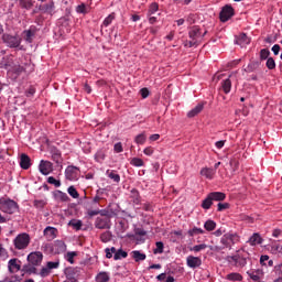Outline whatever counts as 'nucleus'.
I'll use <instances>...</instances> for the list:
<instances>
[{
    "mask_svg": "<svg viewBox=\"0 0 282 282\" xmlns=\"http://www.w3.org/2000/svg\"><path fill=\"white\" fill-rule=\"evenodd\" d=\"M208 34V31H205L202 35V29L198 25H194L188 31L189 40L184 42L185 47H195L199 45V39H204V35Z\"/></svg>",
    "mask_w": 282,
    "mask_h": 282,
    "instance_id": "obj_1",
    "label": "nucleus"
},
{
    "mask_svg": "<svg viewBox=\"0 0 282 282\" xmlns=\"http://www.w3.org/2000/svg\"><path fill=\"white\" fill-rule=\"evenodd\" d=\"M237 242H239V235L228 232L225 234L220 239V243L223 245V247L214 246L210 247V250H213L214 252H219V250H224V248H229L230 250L232 246H235V243Z\"/></svg>",
    "mask_w": 282,
    "mask_h": 282,
    "instance_id": "obj_2",
    "label": "nucleus"
},
{
    "mask_svg": "<svg viewBox=\"0 0 282 282\" xmlns=\"http://www.w3.org/2000/svg\"><path fill=\"white\" fill-rule=\"evenodd\" d=\"M225 260L228 263H231L235 268H246L248 261H250V256L248 253H242L241 250H238L234 256H227Z\"/></svg>",
    "mask_w": 282,
    "mask_h": 282,
    "instance_id": "obj_3",
    "label": "nucleus"
},
{
    "mask_svg": "<svg viewBox=\"0 0 282 282\" xmlns=\"http://www.w3.org/2000/svg\"><path fill=\"white\" fill-rule=\"evenodd\" d=\"M2 43H4L7 47L17 48L21 45V36L4 33L2 34Z\"/></svg>",
    "mask_w": 282,
    "mask_h": 282,
    "instance_id": "obj_4",
    "label": "nucleus"
},
{
    "mask_svg": "<svg viewBox=\"0 0 282 282\" xmlns=\"http://www.w3.org/2000/svg\"><path fill=\"white\" fill-rule=\"evenodd\" d=\"M0 210L7 213L8 215H14L19 210V204L12 199H7L0 203Z\"/></svg>",
    "mask_w": 282,
    "mask_h": 282,
    "instance_id": "obj_5",
    "label": "nucleus"
},
{
    "mask_svg": "<svg viewBox=\"0 0 282 282\" xmlns=\"http://www.w3.org/2000/svg\"><path fill=\"white\" fill-rule=\"evenodd\" d=\"M14 247L17 250H25L30 246V235L20 234L13 240Z\"/></svg>",
    "mask_w": 282,
    "mask_h": 282,
    "instance_id": "obj_6",
    "label": "nucleus"
},
{
    "mask_svg": "<svg viewBox=\"0 0 282 282\" xmlns=\"http://www.w3.org/2000/svg\"><path fill=\"white\" fill-rule=\"evenodd\" d=\"M235 17V9L230 4H226L221 8V11L219 13V19L221 23H226V21H230Z\"/></svg>",
    "mask_w": 282,
    "mask_h": 282,
    "instance_id": "obj_7",
    "label": "nucleus"
},
{
    "mask_svg": "<svg viewBox=\"0 0 282 282\" xmlns=\"http://www.w3.org/2000/svg\"><path fill=\"white\" fill-rule=\"evenodd\" d=\"M80 173V169L74 165H69L65 170V177L70 182L78 180V174Z\"/></svg>",
    "mask_w": 282,
    "mask_h": 282,
    "instance_id": "obj_8",
    "label": "nucleus"
},
{
    "mask_svg": "<svg viewBox=\"0 0 282 282\" xmlns=\"http://www.w3.org/2000/svg\"><path fill=\"white\" fill-rule=\"evenodd\" d=\"M28 261L32 265H35V267L41 265V263H43V253L40 251L31 252L28 256Z\"/></svg>",
    "mask_w": 282,
    "mask_h": 282,
    "instance_id": "obj_9",
    "label": "nucleus"
},
{
    "mask_svg": "<svg viewBox=\"0 0 282 282\" xmlns=\"http://www.w3.org/2000/svg\"><path fill=\"white\" fill-rule=\"evenodd\" d=\"M247 274L253 282H261L264 276V272L261 269L247 271Z\"/></svg>",
    "mask_w": 282,
    "mask_h": 282,
    "instance_id": "obj_10",
    "label": "nucleus"
},
{
    "mask_svg": "<svg viewBox=\"0 0 282 282\" xmlns=\"http://www.w3.org/2000/svg\"><path fill=\"white\" fill-rule=\"evenodd\" d=\"M8 269L11 274H14L15 272H19L21 269V260L13 258L9 260L8 262Z\"/></svg>",
    "mask_w": 282,
    "mask_h": 282,
    "instance_id": "obj_11",
    "label": "nucleus"
},
{
    "mask_svg": "<svg viewBox=\"0 0 282 282\" xmlns=\"http://www.w3.org/2000/svg\"><path fill=\"white\" fill-rule=\"evenodd\" d=\"M42 175H50L53 171L52 162L42 160L39 165Z\"/></svg>",
    "mask_w": 282,
    "mask_h": 282,
    "instance_id": "obj_12",
    "label": "nucleus"
},
{
    "mask_svg": "<svg viewBox=\"0 0 282 282\" xmlns=\"http://www.w3.org/2000/svg\"><path fill=\"white\" fill-rule=\"evenodd\" d=\"M95 227L98 228L99 230H106L111 228V226L109 225V218L98 217L95 221Z\"/></svg>",
    "mask_w": 282,
    "mask_h": 282,
    "instance_id": "obj_13",
    "label": "nucleus"
},
{
    "mask_svg": "<svg viewBox=\"0 0 282 282\" xmlns=\"http://www.w3.org/2000/svg\"><path fill=\"white\" fill-rule=\"evenodd\" d=\"M20 166L21 169H23L24 171H28V169H30V166H32V160L29 158L28 154L22 153L20 155Z\"/></svg>",
    "mask_w": 282,
    "mask_h": 282,
    "instance_id": "obj_14",
    "label": "nucleus"
},
{
    "mask_svg": "<svg viewBox=\"0 0 282 282\" xmlns=\"http://www.w3.org/2000/svg\"><path fill=\"white\" fill-rule=\"evenodd\" d=\"M187 265L188 268H199V265H202V258L199 257H195V256H188L187 259Z\"/></svg>",
    "mask_w": 282,
    "mask_h": 282,
    "instance_id": "obj_15",
    "label": "nucleus"
},
{
    "mask_svg": "<svg viewBox=\"0 0 282 282\" xmlns=\"http://www.w3.org/2000/svg\"><path fill=\"white\" fill-rule=\"evenodd\" d=\"M58 235V229L54 227H46L44 229V236L46 237L47 241H54V238Z\"/></svg>",
    "mask_w": 282,
    "mask_h": 282,
    "instance_id": "obj_16",
    "label": "nucleus"
},
{
    "mask_svg": "<svg viewBox=\"0 0 282 282\" xmlns=\"http://www.w3.org/2000/svg\"><path fill=\"white\" fill-rule=\"evenodd\" d=\"M22 272H24L25 274H39V270L36 269V265L30 262L22 267Z\"/></svg>",
    "mask_w": 282,
    "mask_h": 282,
    "instance_id": "obj_17",
    "label": "nucleus"
},
{
    "mask_svg": "<svg viewBox=\"0 0 282 282\" xmlns=\"http://www.w3.org/2000/svg\"><path fill=\"white\" fill-rule=\"evenodd\" d=\"M237 45H241L242 47H246V45H250V37L246 33H241L237 41Z\"/></svg>",
    "mask_w": 282,
    "mask_h": 282,
    "instance_id": "obj_18",
    "label": "nucleus"
},
{
    "mask_svg": "<svg viewBox=\"0 0 282 282\" xmlns=\"http://www.w3.org/2000/svg\"><path fill=\"white\" fill-rule=\"evenodd\" d=\"M40 12H43L44 14H52L54 12V3L50 2L46 4H41L39 7Z\"/></svg>",
    "mask_w": 282,
    "mask_h": 282,
    "instance_id": "obj_19",
    "label": "nucleus"
},
{
    "mask_svg": "<svg viewBox=\"0 0 282 282\" xmlns=\"http://www.w3.org/2000/svg\"><path fill=\"white\" fill-rule=\"evenodd\" d=\"M208 195L212 198V202H224V199H226V194L223 192H212Z\"/></svg>",
    "mask_w": 282,
    "mask_h": 282,
    "instance_id": "obj_20",
    "label": "nucleus"
},
{
    "mask_svg": "<svg viewBox=\"0 0 282 282\" xmlns=\"http://www.w3.org/2000/svg\"><path fill=\"white\" fill-rule=\"evenodd\" d=\"M200 175L206 177V180H213V177H215V170L210 167H204L200 170Z\"/></svg>",
    "mask_w": 282,
    "mask_h": 282,
    "instance_id": "obj_21",
    "label": "nucleus"
},
{
    "mask_svg": "<svg viewBox=\"0 0 282 282\" xmlns=\"http://www.w3.org/2000/svg\"><path fill=\"white\" fill-rule=\"evenodd\" d=\"M204 111V104H198L194 109H192L188 113V118H195V116H198V113H202Z\"/></svg>",
    "mask_w": 282,
    "mask_h": 282,
    "instance_id": "obj_22",
    "label": "nucleus"
},
{
    "mask_svg": "<svg viewBox=\"0 0 282 282\" xmlns=\"http://www.w3.org/2000/svg\"><path fill=\"white\" fill-rule=\"evenodd\" d=\"M131 257L132 259L137 262V263H140V261H144L147 259V254L145 253H142L138 250L135 251H132L131 252Z\"/></svg>",
    "mask_w": 282,
    "mask_h": 282,
    "instance_id": "obj_23",
    "label": "nucleus"
},
{
    "mask_svg": "<svg viewBox=\"0 0 282 282\" xmlns=\"http://www.w3.org/2000/svg\"><path fill=\"white\" fill-rule=\"evenodd\" d=\"M249 243H250V246L261 245V243H263V238H261V235H259V234H253L249 238Z\"/></svg>",
    "mask_w": 282,
    "mask_h": 282,
    "instance_id": "obj_24",
    "label": "nucleus"
},
{
    "mask_svg": "<svg viewBox=\"0 0 282 282\" xmlns=\"http://www.w3.org/2000/svg\"><path fill=\"white\" fill-rule=\"evenodd\" d=\"M23 34H24V41H26V43H32L34 36L36 35V31L30 29V30H25Z\"/></svg>",
    "mask_w": 282,
    "mask_h": 282,
    "instance_id": "obj_25",
    "label": "nucleus"
},
{
    "mask_svg": "<svg viewBox=\"0 0 282 282\" xmlns=\"http://www.w3.org/2000/svg\"><path fill=\"white\" fill-rule=\"evenodd\" d=\"M54 197L57 199V202H69V196H67V193H63L62 191H56L54 193Z\"/></svg>",
    "mask_w": 282,
    "mask_h": 282,
    "instance_id": "obj_26",
    "label": "nucleus"
},
{
    "mask_svg": "<svg viewBox=\"0 0 282 282\" xmlns=\"http://www.w3.org/2000/svg\"><path fill=\"white\" fill-rule=\"evenodd\" d=\"M261 65V63L259 62H251L250 64H248V66L245 68V72H247L248 74L252 73V72H257V69H259V66Z\"/></svg>",
    "mask_w": 282,
    "mask_h": 282,
    "instance_id": "obj_27",
    "label": "nucleus"
},
{
    "mask_svg": "<svg viewBox=\"0 0 282 282\" xmlns=\"http://www.w3.org/2000/svg\"><path fill=\"white\" fill-rule=\"evenodd\" d=\"M227 281H243V275L234 272L226 275Z\"/></svg>",
    "mask_w": 282,
    "mask_h": 282,
    "instance_id": "obj_28",
    "label": "nucleus"
},
{
    "mask_svg": "<svg viewBox=\"0 0 282 282\" xmlns=\"http://www.w3.org/2000/svg\"><path fill=\"white\" fill-rule=\"evenodd\" d=\"M129 257V253L127 251L119 249L113 256L115 261H119L120 259H127Z\"/></svg>",
    "mask_w": 282,
    "mask_h": 282,
    "instance_id": "obj_29",
    "label": "nucleus"
},
{
    "mask_svg": "<svg viewBox=\"0 0 282 282\" xmlns=\"http://www.w3.org/2000/svg\"><path fill=\"white\" fill-rule=\"evenodd\" d=\"M68 226L74 228V230H80L83 228V221L77 219H72L69 220Z\"/></svg>",
    "mask_w": 282,
    "mask_h": 282,
    "instance_id": "obj_30",
    "label": "nucleus"
},
{
    "mask_svg": "<svg viewBox=\"0 0 282 282\" xmlns=\"http://www.w3.org/2000/svg\"><path fill=\"white\" fill-rule=\"evenodd\" d=\"M34 6L32 0H20V7L24 10H31Z\"/></svg>",
    "mask_w": 282,
    "mask_h": 282,
    "instance_id": "obj_31",
    "label": "nucleus"
},
{
    "mask_svg": "<svg viewBox=\"0 0 282 282\" xmlns=\"http://www.w3.org/2000/svg\"><path fill=\"white\" fill-rule=\"evenodd\" d=\"M232 87V82L230 78H227L223 82V89L225 94H230V89Z\"/></svg>",
    "mask_w": 282,
    "mask_h": 282,
    "instance_id": "obj_32",
    "label": "nucleus"
},
{
    "mask_svg": "<svg viewBox=\"0 0 282 282\" xmlns=\"http://www.w3.org/2000/svg\"><path fill=\"white\" fill-rule=\"evenodd\" d=\"M210 206H213V198H210L208 194L207 197L202 203V208H204V210H208L210 209Z\"/></svg>",
    "mask_w": 282,
    "mask_h": 282,
    "instance_id": "obj_33",
    "label": "nucleus"
},
{
    "mask_svg": "<svg viewBox=\"0 0 282 282\" xmlns=\"http://www.w3.org/2000/svg\"><path fill=\"white\" fill-rule=\"evenodd\" d=\"M97 282H109V273L108 272H100L96 276Z\"/></svg>",
    "mask_w": 282,
    "mask_h": 282,
    "instance_id": "obj_34",
    "label": "nucleus"
},
{
    "mask_svg": "<svg viewBox=\"0 0 282 282\" xmlns=\"http://www.w3.org/2000/svg\"><path fill=\"white\" fill-rule=\"evenodd\" d=\"M204 228L205 230H207L208 232H212V230H215V228H217V223H215L214 220H207L204 224Z\"/></svg>",
    "mask_w": 282,
    "mask_h": 282,
    "instance_id": "obj_35",
    "label": "nucleus"
},
{
    "mask_svg": "<svg viewBox=\"0 0 282 282\" xmlns=\"http://www.w3.org/2000/svg\"><path fill=\"white\" fill-rule=\"evenodd\" d=\"M130 197L133 204H140V192H138V189H132L130 192Z\"/></svg>",
    "mask_w": 282,
    "mask_h": 282,
    "instance_id": "obj_36",
    "label": "nucleus"
},
{
    "mask_svg": "<svg viewBox=\"0 0 282 282\" xmlns=\"http://www.w3.org/2000/svg\"><path fill=\"white\" fill-rule=\"evenodd\" d=\"M64 272H65L66 279H76V269L66 268Z\"/></svg>",
    "mask_w": 282,
    "mask_h": 282,
    "instance_id": "obj_37",
    "label": "nucleus"
},
{
    "mask_svg": "<svg viewBox=\"0 0 282 282\" xmlns=\"http://www.w3.org/2000/svg\"><path fill=\"white\" fill-rule=\"evenodd\" d=\"M111 231H105L100 235V240L102 241V243H109V241H111Z\"/></svg>",
    "mask_w": 282,
    "mask_h": 282,
    "instance_id": "obj_38",
    "label": "nucleus"
},
{
    "mask_svg": "<svg viewBox=\"0 0 282 282\" xmlns=\"http://www.w3.org/2000/svg\"><path fill=\"white\" fill-rule=\"evenodd\" d=\"M106 174L108 175V177H109L110 180H113L117 184H118V182H120V175L117 174L116 171H110V170H108V171L106 172Z\"/></svg>",
    "mask_w": 282,
    "mask_h": 282,
    "instance_id": "obj_39",
    "label": "nucleus"
},
{
    "mask_svg": "<svg viewBox=\"0 0 282 282\" xmlns=\"http://www.w3.org/2000/svg\"><path fill=\"white\" fill-rule=\"evenodd\" d=\"M134 142L137 144H144V142H147V134L144 132L138 134L135 138H134Z\"/></svg>",
    "mask_w": 282,
    "mask_h": 282,
    "instance_id": "obj_40",
    "label": "nucleus"
},
{
    "mask_svg": "<svg viewBox=\"0 0 282 282\" xmlns=\"http://www.w3.org/2000/svg\"><path fill=\"white\" fill-rule=\"evenodd\" d=\"M113 19H116V13H110L105 20L102 25H105V28H109V25H111V23L113 22Z\"/></svg>",
    "mask_w": 282,
    "mask_h": 282,
    "instance_id": "obj_41",
    "label": "nucleus"
},
{
    "mask_svg": "<svg viewBox=\"0 0 282 282\" xmlns=\"http://www.w3.org/2000/svg\"><path fill=\"white\" fill-rule=\"evenodd\" d=\"M154 254H162L164 252V242L158 241L156 248L153 250Z\"/></svg>",
    "mask_w": 282,
    "mask_h": 282,
    "instance_id": "obj_42",
    "label": "nucleus"
},
{
    "mask_svg": "<svg viewBox=\"0 0 282 282\" xmlns=\"http://www.w3.org/2000/svg\"><path fill=\"white\" fill-rule=\"evenodd\" d=\"M12 72L17 76H21V74H23V72H25V67H23L21 65H15V66H13Z\"/></svg>",
    "mask_w": 282,
    "mask_h": 282,
    "instance_id": "obj_43",
    "label": "nucleus"
},
{
    "mask_svg": "<svg viewBox=\"0 0 282 282\" xmlns=\"http://www.w3.org/2000/svg\"><path fill=\"white\" fill-rule=\"evenodd\" d=\"M158 10H160V6L156 2H153L148 11V17H152V14L158 12Z\"/></svg>",
    "mask_w": 282,
    "mask_h": 282,
    "instance_id": "obj_44",
    "label": "nucleus"
},
{
    "mask_svg": "<svg viewBox=\"0 0 282 282\" xmlns=\"http://www.w3.org/2000/svg\"><path fill=\"white\" fill-rule=\"evenodd\" d=\"M68 194H69L70 197H73L74 199H78V197H80V195L78 194V191H76V187H74V186H69V187H68Z\"/></svg>",
    "mask_w": 282,
    "mask_h": 282,
    "instance_id": "obj_45",
    "label": "nucleus"
},
{
    "mask_svg": "<svg viewBox=\"0 0 282 282\" xmlns=\"http://www.w3.org/2000/svg\"><path fill=\"white\" fill-rule=\"evenodd\" d=\"M52 160L53 162H55L56 164H63V158L61 156L59 152H54L52 154Z\"/></svg>",
    "mask_w": 282,
    "mask_h": 282,
    "instance_id": "obj_46",
    "label": "nucleus"
},
{
    "mask_svg": "<svg viewBox=\"0 0 282 282\" xmlns=\"http://www.w3.org/2000/svg\"><path fill=\"white\" fill-rule=\"evenodd\" d=\"M189 237H195V235H204V229L194 227L188 231Z\"/></svg>",
    "mask_w": 282,
    "mask_h": 282,
    "instance_id": "obj_47",
    "label": "nucleus"
},
{
    "mask_svg": "<svg viewBox=\"0 0 282 282\" xmlns=\"http://www.w3.org/2000/svg\"><path fill=\"white\" fill-rule=\"evenodd\" d=\"M130 164H132V166H144V161L140 158H133Z\"/></svg>",
    "mask_w": 282,
    "mask_h": 282,
    "instance_id": "obj_48",
    "label": "nucleus"
},
{
    "mask_svg": "<svg viewBox=\"0 0 282 282\" xmlns=\"http://www.w3.org/2000/svg\"><path fill=\"white\" fill-rule=\"evenodd\" d=\"M268 56H270V50L262 48L260 51V61H267Z\"/></svg>",
    "mask_w": 282,
    "mask_h": 282,
    "instance_id": "obj_49",
    "label": "nucleus"
},
{
    "mask_svg": "<svg viewBox=\"0 0 282 282\" xmlns=\"http://www.w3.org/2000/svg\"><path fill=\"white\" fill-rule=\"evenodd\" d=\"M51 272L52 271L48 267H43L40 271V276H42V279H45V276H50Z\"/></svg>",
    "mask_w": 282,
    "mask_h": 282,
    "instance_id": "obj_50",
    "label": "nucleus"
},
{
    "mask_svg": "<svg viewBox=\"0 0 282 282\" xmlns=\"http://www.w3.org/2000/svg\"><path fill=\"white\" fill-rule=\"evenodd\" d=\"M267 67H268V69H275V67H276V62H274V58L269 57V58L267 59Z\"/></svg>",
    "mask_w": 282,
    "mask_h": 282,
    "instance_id": "obj_51",
    "label": "nucleus"
},
{
    "mask_svg": "<svg viewBox=\"0 0 282 282\" xmlns=\"http://www.w3.org/2000/svg\"><path fill=\"white\" fill-rule=\"evenodd\" d=\"M78 253H76V251H69L66 254V260L68 261V263H74V257H77Z\"/></svg>",
    "mask_w": 282,
    "mask_h": 282,
    "instance_id": "obj_52",
    "label": "nucleus"
},
{
    "mask_svg": "<svg viewBox=\"0 0 282 282\" xmlns=\"http://www.w3.org/2000/svg\"><path fill=\"white\" fill-rule=\"evenodd\" d=\"M47 183L53 184L56 188H58L61 186V181L55 180L54 176H50L47 178Z\"/></svg>",
    "mask_w": 282,
    "mask_h": 282,
    "instance_id": "obj_53",
    "label": "nucleus"
},
{
    "mask_svg": "<svg viewBox=\"0 0 282 282\" xmlns=\"http://www.w3.org/2000/svg\"><path fill=\"white\" fill-rule=\"evenodd\" d=\"M230 208L229 203H218V212L221 213V210H228Z\"/></svg>",
    "mask_w": 282,
    "mask_h": 282,
    "instance_id": "obj_54",
    "label": "nucleus"
},
{
    "mask_svg": "<svg viewBox=\"0 0 282 282\" xmlns=\"http://www.w3.org/2000/svg\"><path fill=\"white\" fill-rule=\"evenodd\" d=\"M207 246L205 243L196 245L191 250L194 252H200V250H206Z\"/></svg>",
    "mask_w": 282,
    "mask_h": 282,
    "instance_id": "obj_55",
    "label": "nucleus"
},
{
    "mask_svg": "<svg viewBox=\"0 0 282 282\" xmlns=\"http://www.w3.org/2000/svg\"><path fill=\"white\" fill-rule=\"evenodd\" d=\"M86 10H87V7L85 6V3H82V4L77 6V8H76V11L79 14H85V12H87Z\"/></svg>",
    "mask_w": 282,
    "mask_h": 282,
    "instance_id": "obj_56",
    "label": "nucleus"
},
{
    "mask_svg": "<svg viewBox=\"0 0 282 282\" xmlns=\"http://www.w3.org/2000/svg\"><path fill=\"white\" fill-rule=\"evenodd\" d=\"M113 151H115V153H122V151H123L122 142L116 143L113 147Z\"/></svg>",
    "mask_w": 282,
    "mask_h": 282,
    "instance_id": "obj_57",
    "label": "nucleus"
},
{
    "mask_svg": "<svg viewBox=\"0 0 282 282\" xmlns=\"http://www.w3.org/2000/svg\"><path fill=\"white\" fill-rule=\"evenodd\" d=\"M229 164L231 169H234V171H237V169H239V161H237V159H231Z\"/></svg>",
    "mask_w": 282,
    "mask_h": 282,
    "instance_id": "obj_58",
    "label": "nucleus"
},
{
    "mask_svg": "<svg viewBox=\"0 0 282 282\" xmlns=\"http://www.w3.org/2000/svg\"><path fill=\"white\" fill-rule=\"evenodd\" d=\"M59 263L58 262H47L46 267L48 268V270H56V268H58Z\"/></svg>",
    "mask_w": 282,
    "mask_h": 282,
    "instance_id": "obj_59",
    "label": "nucleus"
},
{
    "mask_svg": "<svg viewBox=\"0 0 282 282\" xmlns=\"http://www.w3.org/2000/svg\"><path fill=\"white\" fill-rule=\"evenodd\" d=\"M45 200H34L35 208H45Z\"/></svg>",
    "mask_w": 282,
    "mask_h": 282,
    "instance_id": "obj_60",
    "label": "nucleus"
},
{
    "mask_svg": "<svg viewBox=\"0 0 282 282\" xmlns=\"http://www.w3.org/2000/svg\"><path fill=\"white\" fill-rule=\"evenodd\" d=\"M140 94L142 96V98H149V94H150L149 88H142L140 90Z\"/></svg>",
    "mask_w": 282,
    "mask_h": 282,
    "instance_id": "obj_61",
    "label": "nucleus"
},
{
    "mask_svg": "<svg viewBox=\"0 0 282 282\" xmlns=\"http://www.w3.org/2000/svg\"><path fill=\"white\" fill-rule=\"evenodd\" d=\"M144 155H153L154 150L152 147H148L143 150Z\"/></svg>",
    "mask_w": 282,
    "mask_h": 282,
    "instance_id": "obj_62",
    "label": "nucleus"
},
{
    "mask_svg": "<svg viewBox=\"0 0 282 282\" xmlns=\"http://www.w3.org/2000/svg\"><path fill=\"white\" fill-rule=\"evenodd\" d=\"M34 94H36V89H34V88H29L26 91H25V96L28 97V98H30V97H32Z\"/></svg>",
    "mask_w": 282,
    "mask_h": 282,
    "instance_id": "obj_63",
    "label": "nucleus"
},
{
    "mask_svg": "<svg viewBox=\"0 0 282 282\" xmlns=\"http://www.w3.org/2000/svg\"><path fill=\"white\" fill-rule=\"evenodd\" d=\"M55 247L56 248H59L61 250H65V242L61 241V240H57L55 242Z\"/></svg>",
    "mask_w": 282,
    "mask_h": 282,
    "instance_id": "obj_64",
    "label": "nucleus"
}]
</instances>
